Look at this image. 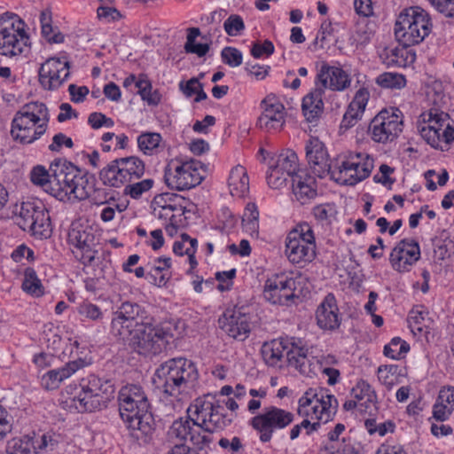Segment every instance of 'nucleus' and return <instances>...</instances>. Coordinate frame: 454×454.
<instances>
[{
  "label": "nucleus",
  "mask_w": 454,
  "mask_h": 454,
  "mask_svg": "<svg viewBox=\"0 0 454 454\" xmlns=\"http://www.w3.org/2000/svg\"><path fill=\"white\" fill-rule=\"evenodd\" d=\"M77 313L82 320L100 322L104 318V313L101 309L90 301H82L77 307Z\"/></svg>",
  "instance_id": "8fccbe9b"
},
{
  "label": "nucleus",
  "mask_w": 454,
  "mask_h": 454,
  "mask_svg": "<svg viewBox=\"0 0 454 454\" xmlns=\"http://www.w3.org/2000/svg\"><path fill=\"white\" fill-rule=\"evenodd\" d=\"M316 241L312 227L301 223L292 230L286 239V255L293 264L301 266L316 257Z\"/></svg>",
  "instance_id": "9d476101"
},
{
  "label": "nucleus",
  "mask_w": 454,
  "mask_h": 454,
  "mask_svg": "<svg viewBox=\"0 0 454 454\" xmlns=\"http://www.w3.org/2000/svg\"><path fill=\"white\" fill-rule=\"evenodd\" d=\"M424 124L419 128L422 138L433 148L444 151L441 145L440 131L448 121L449 114L431 109L428 113L422 114Z\"/></svg>",
  "instance_id": "a878e982"
},
{
  "label": "nucleus",
  "mask_w": 454,
  "mask_h": 454,
  "mask_svg": "<svg viewBox=\"0 0 454 454\" xmlns=\"http://www.w3.org/2000/svg\"><path fill=\"white\" fill-rule=\"evenodd\" d=\"M297 412L302 418L321 423L332 420L338 410V401L325 388H309L299 399Z\"/></svg>",
  "instance_id": "6e6552de"
},
{
  "label": "nucleus",
  "mask_w": 454,
  "mask_h": 454,
  "mask_svg": "<svg viewBox=\"0 0 454 454\" xmlns=\"http://www.w3.org/2000/svg\"><path fill=\"white\" fill-rule=\"evenodd\" d=\"M51 179V170H47L43 166L37 165L34 167L30 172L31 182L43 188V190L48 192L49 181Z\"/></svg>",
  "instance_id": "5fc2aeb1"
},
{
  "label": "nucleus",
  "mask_w": 454,
  "mask_h": 454,
  "mask_svg": "<svg viewBox=\"0 0 454 454\" xmlns=\"http://www.w3.org/2000/svg\"><path fill=\"white\" fill-rule=\"evenodd\" d=\"M297 280L286 274H276L269 278L263 286V298L270 303L288 306L295 294Z\"/></svg>",
  "instance_id": "aec40b11"
},
{
  "label": "nucleus",
  "mask_w": 454,
  "mask_h": 454,
  "mask_svg": "<svg viewBox=\"0 0 454 454\" xmlns=\"http://www.w3.org/2000/svg\"><path fill=\"white\" fill-rule=\"evenodd\" d=\"M68 243L74 257L84 265H92L98 257L99 243L91 228H72Z\"/></svg>",
  "instance_id": "f3484780"
},
{
  "label": "nucleus",
  "mask_w": 454,
  "mask_h": 454,
  "mask_svg": "<svg viewBox=\"0 0 454 454\" xmlns=\"http://www.w3.org/2000/svg\"><path fill=\"white\" fill-rule=\"evenodd\" d=\"M145 174V164L138 157L129 156L112 160L99 173L104 184L121 187L138 180Z\"/></svg>",
  "instance_id": "ddd939ff"
},
{
  "label": "nucleus",
  "mask_w": 454,
  "mask_h": 454,
  "mask_svg": "<svg viewBox=\"0 0 454 454\" xmlns=\"http://www.w3.org/2000/svg\"><path fill=\"white\" fill-rule=\"evenodd\" d=\"M59 444L58 440L50 434H27L15 437L8 441V454H44L54 450Z\"/></svg>",
  "instance_id": "6ab92c4d"
},
{
  "label": "nucleus",
  "mask_w": 454,
  "mask_h": 454,
  "mask_svg": "<svg viewBox=\"0 0 454 454\" xmlns=\"http://www.w3.org/2000/svg\"><path fill=\"white\" fill-rule=\"evenodd\" d=\"M274 45L271 41L264 40L262 43H254L251 48V55L255 59H260L263 55L269 57L274 52Z\"/></svg>",
  "instance_id": "680f3d73"
},
{
  "label": "nucleus",
  "mask_w": 454,
  "mask_h": 454,
  "mask_svg": "<svg viewBox=\"0 0 454 454\" xmlns=\"http://www.w3.org/2000/svg\"><path fill=\"white\" fill-rule=\"evenodd\" d=\"M57 170L58 180L64 182L73 199L82 200L90 196L91 187L89 179L82 170L73 163L58 160L52 162Z\"/></svg>",
  "instance_id": "a211bd4d"
},
{
  "label": "nucleus",
  "mask_w": 454,
  "mask_h": 454,
  "mask_svg": "<svg viewBox=\"0 0 454 454\" xmlns=\"http://www.w3.org/2000/svg\"><path fill=\"white\" fill-rule=\"evenodd\" d=\"M289 340L266 343L262 348V355L265 363L270 366H275L284 356V352L287 350Z\"/></svg>",
  "instance_id": "58836bf2"
},
{
  "label": "nucleus",
  "mask_w": 454,
  "mask_h": 454,
  "mask_svg": "<svg viewBox=\"0 0 454 454\" xmlns=\"http://www.w3.org/2000/svg\"><path fill=\"white\" fill-rule=\"evenodd\" d=\"M420 258L419 243L412 239L400 240L390 253L392 268L399 272L409 271L410 268Z\"/></svg>",
  "instance_id": "5701e85b"
},
{
  "label": "nucleus",
  "mask_w": 454,
  "mask_h": 454,
  "mask_svg": "<svg viewBox=\"0 0 454 454\" xmlns=\"http://www.w3.org/2000/svg\"><path fill=\"white\" fill-rule=\"evenodd\" d=\"M376 83L382 88L402 89L406 85V79L396 73H383L376 78Z\"/></svg>",
  "instance_id": "603ef678"
},
{
  "label": "nucleus",
  "mask_w": 454,
  "mask_h": 454,
  "mask_svg": "<svg viewBox=\"0 0 454 454\" xmlns=\"http://www.w3.org/2000/svg\"><path fill=\"white\" fill-rule=\"evenodd\" d=\"M437 400L454 410V387H442L439 391Z\"/></svg>",
  "instance_id": "338daca9"
},
{
  "label": "nucleus",
  "mask_w": 454,
  "mask_h": 454,
  "mask_svg": "<svg viewBox=\"0 0 454 454\" xmlns=\"http://www.w3.org/2000/svg\"><path fill=\"white\" fill-rule=\"evenodd\" d=\"M223 28L228 35L237 36L245 29V23L239 15L231 14L224 21Z\"/></svg>",
  "instance_id": "4d7b16f0"
},
{
  "label": "nucleus",
  "mask_w": 454,
  "mask_h": 454,
  "mask_svg": "<svg viewBox=\"0 0 454 454\" xmlns=\"http://www.w3.org/2000/svg\"><path fill=\"white\" fill-rule=\"evenodd\" d=\"M397 109L380 111L370 122L369 133L377 143L386 144L395 139L403 130V119Z\"/></svg>",
  "instance_id": "dca6fc26"
},
{
  "label": "nucleus",
  "mask_w": 454,
  "mask_h": 454,
  "mask_svg": "<svg viewBox=\"0 0 454 454\" xmlns=\"http://www.w3.org/2000/svg\"><path fill=\"white\" fill-rule=\"evenodd\" d=\"M170 266L171 259L169 257H158L153 264H147L148 272L146 278L150 283L158 286H165L169 278L167 271Z\"/></svg>",
  "instance_id": "c9c22d12"
},
{
  "label": "nucleus",
  "mask_w": 454,
  "mask_h": 454,
  "mask_svg": "<svg viewBox=\"0 0 454 454\" xmlns=\"http://www.w3.org/2000/svg\"><path fill=\"white\" fill-rule=\"evenodd\" d=\"M110 332L117 340L144 356L161 353L173 339L168 330L153 325L144 307L128 301L121 302L113 312Z\"/></svg>",
  "instance_id": "f257e3e1"
},
{
  "label": "nucleus",
  "mask_w": 454,
  "mask_h": 454,
  "mask_svg": "<svg viewBox=\"0 0 454 454\" xmlns=\"http://www.w3.org/2000/svg\"><path fill=\"white\" fill-rule=\"evenodd\" d=\"M228 185L232 196L244 197L249 189V179L246 168L237 165L231 170Z\"/></svg>",
  "instance_id": "f704fd0d"
},
{
  "label": "nucleus",
  "mask_w": 454,
  "mask_h": 454,
  "mask_svg": "<svg viewBox=\"0 0 454 454\" xmlns=\"http://www.w3.org/2000/svg\"><path fill=\"white\" fill-rule=\"evenodd\" d=\"M191 425H192V421H191L189 417L175 420L168 431V437L179 441L181 443L187 442Z\"/></svg>",
  "instance_id": "c03bdc74"
},
{
  "label": "nucleus",
  "mask_w": 454,
  "mask_h": 454,
  "mask_svg": "<svg viewBox=\"0 0 454 454\" xmlns=\"http://www.w3.org/2000/svg\"><path fill=\"white\" fill-rule=\"evenodd\" d=\"M376 25L364 18L356 23L355 31L351 35L352 44L363 46L367 44L375 33Z\"/></svg>",
  "instance_id": "ea45409f"
},
{
  "label": "nucleus",
  "mask_w": 454,
  "mask_h": 454,
  "mask_svg": "<svg viewBox=\"0 0 454 454\" xmlns=\"http://www.w3.org/2000/svg\"><path fill=\"white\" fill-rule=\"evenodd\" d=\"M294 419V415L284 409L269 406L251 419L250 426L259 434L262 442H269L273 435L285 429Z\"/></svg>",
  "instance_id": "2eb2a0df"
},
{
  "label": "nucleus",
  "mask_w": 454,
  "mask_h": 454,
  "mask_svg": "<svg viewBox=\"0 0 454 454\" xmlns=\"http://www.w3.org/2000/svg\"><path fill=\"white\" fill-rule=\"evenodd\" d=\"M98 19L104 20L107 22L117 20L121 18L120 12L109 6H100L97 10Z\"/></svg>",
  "instance_id": "69168bd1"
},
{
  "label": "nucleus",
  "mask_w": 454,
  "mask_h": 454,
  "mask_svg": "<svg viewBox=\"0 0 454 454\" xmlns=\"http://www.w3.org/2000/svg\"><path fill=\"white\" fill-rule=\"evenodd\" d=\"M51 179L49 181L48 192L51 196L55 197L59 200L64 201L66 200H71L73 198V192H69V189H67L64 182H58L57 170L51 163L50 166Z\"/></svg>",
  "instance_id": "79ce46f5"
},
{
  "label": "nucleus",
  "mask_w": 454,
  "mask_h": 454,
  "mask_svg": "<svg viewBox=\"0 0 454 454\" xmlns=\"http://www.w3.org/2000/svg\"><path fill=\"white\" fill-rule=\"evenodd\" d=\"M429 2L445 17L454 19V0H429Z\"/></svg>",
  "instance_id": "e2e57ef3"
},
{
  "label": "nucleus",
  "mask_w": 454,
  "mask_h": 454,
  "mask_svg": "<svg viewBox=\"0 0 454 454\" xmlns=\"http://www.w3.org/2000/svg\"><path fill=\"white\" fill-rule=\"evenodd\" d=\"M338 307L333 294H327L318 306L316 317L318 326L324 330L333 331L340 325Z\"/></svg>",
  "instance_id": "cd10ccee"
},
{
  "label": "nucleus",
  "mask_w": 454,
  "mask_h": 454,
  "mask_svg": "<svg viewBox=\"0 0 454 454\" xmlns=\"http://www.w3.org/2000/svg\"><path fill=\"white\" fill-rule=\"evenodd\" d=\"M171 200H184V197L179 196L176 193H163L154 197L153 200V215L159 219L168 221V224L166 226H172V203H169Z\"/></svg>",
  "instance_id": "72a5a7b5"
},
{
  "label": "nucleus",
  "mask_w": 454,
  "mask_h": 454,
  "mask_svg": "<svg viewBox=\"0 0 454 454\" xmlns=\"http://www.w3.org/2000/svg\"><path fill=\"white\" fill-rule=\"evenodd\" d=\"M69 76V62L59 58H50L41 65L39 81L46 90L58 89Z\"/></svg>",
  "instance_id": "393cba45"
},
{
  "label": "nucleus",
  "mask_w": 454,
  "mask_h": 454,
  "mask_svg": "<svg viewBox=\"0 0 454 454\" xmlns=\"http://www.w3.org/2000/svg\"><path fill=\"white\" fill-rule=\"evenodd\" d=\"M84 366V360L78 359L67 363L61 368L51 370L43 375L41 380L42 386L48 390L56 389L64 380L69 378L77 370Z\"/></svg>",
  "instance_id": "c756f323"
},
{
  "label": "nucleus",
  "mask_w": 454,
  "mask_h": 454,
  "mask_svg": "<svg viewBox=\"0 0 454 454\" xmlns=\"http://www.w3.org/2000/svg\"><path fill=\"white\" fill-rule=\"evenodd\" d=\"M306 157L312 173L319 178L327 176L332 179L334 165L329 162V155L323 142L311 137L306 145Z\"/></svg>",
  "instance_id": "b1692460"
},
{
  "label": "nucleus",
  "mask_w": 454,
  "mask_h": 454,
  "mask_svg": "<svg viewBox=\"0 0 454 454\" xmlns=\"http://www.w3.org/2000/svg\"><path fill=\"white\" fill-rule=\"evenodd\" d=\"M119 412L128 428L149 435L154 430V419L150 403L143 387L130 384L123 386L118 394Z\"/></svg>",
  "instance_id": "f03ea898"
},
{
  "label": "nucleus",
  "mask_w": 454,
  "mask_h": 454,
  "mask_svg": "<svg viewBox=\"0 0 454 454\" xmlns=\"http://www.w3.org/2000/svg\"><path fill=\"white\" fill-rule=\"evenodd\" d=\"M191 421H192V425H191V430L188 433V441L199 449L208 446L212 442L210 433L205 431L204 425L192 419Z\"/></svg>",
  "instance_id": "37998d69"
},
{
  "label": "nucleus",
  "mask_w": 454,
  "mask_h": 454,
  "mask_svg": "<svg viewBox=\"0 0 454 454\" xmlns=\"http://www.w3.org/2000/svg\"><path fill=\"white\" fill-rule=\"evenodd\" d=\"M50 113L45 104L38 101L25 104L12 121L11 136L15 142L30 145L45 134Z\"/></svg>",
  "instance_id": "7ed1b4c3"
},
{
  "label": "nucleus",
  "mask_w": 454,
  "mask_h": 454,
  "mask_svg": "<svg viewBox=\"0 0 454 454\" xmlns=\"http://www.w3.org/2000/svg\"><path fill=\"white\" fill-rule=\"evenodd\" d=\"M25 28L26 23L18 15H0V55L16 58L27 50L30 38Z\"/></svg>",
  "instance_id": "0eeeda50"
},
{
  "label": "nucleus",
  "mask_w": 454,
  "mask_h": 454,
  "mask_svg": "<svg viewBox=\"0 0 454 454\" xmlns=\"http://www.w3.org/2000/svg\"><path fill=\"white\" fill-rule=\"evenodd\" d=\"M161 139L159 133H143L137 137V145L145 154L152 155L160 147Z\"/></svg>",
  "instance_id": "de8ad7c7"
},
{
  "label": "nucleus",
  "mask_w": 454,
  "mask_h": 454,
  "mask_svg": "<svg viewBox=\"0 0 454 454\" xmlns=\"http://www.w3.org/2000/svg\"><path fill=\"white\" fill-rule=\"evenodd\" d=\"M259 212L254 204H248L242 218V225L247 232L251 235L258 233L259 229Z\"/></svg>",
  "instance_id": "3c124183"
},
{
  "label": "nucleus",
  "mask_w": 454,
  "mask_h": 454,
  "mask_svg": "<svg viewBox=\"0 0 454 454\" xmlns=\"http://www.w3.org/2000/svg\"><path fill=\"white\" fill-rule=\"evenodd\" d=\"M266 178L270 187L273 189H279L286 184L287 179L290 177L277 168L274 165H271Z\"/></svg>",
  "instance_id": "bf43d9fd"
},
{
  "label": "nucleus",
  "mask_w": 454,
  "mask_h": 454,
  "mask_svg": "<svg viewBox=\"0 0 454 454\" xmlns=\"http://www.w3.org/2000/svg\"><path fill=\"white\" fill-rule=\"evenodd\" d=\"M333 213L334 209L330 204L318 205L313 208V215L315 218L321 222L328 221L329 218L333 216Z\"/></svg>",
  "instance_id": "774afa93"
},
{
  "label": "nucleus",
  "mask_w": 454,
  "mask_h": 454,
  "mask_svg": "<svg viewBox=\"0 0 454 454\" xmlns=\"http://www.w3.org/2000/svg\"><path fill=\"white\" fill-rule=\"evenodd\" d=\"M273 165L286 174L292 181L294 176L301 171L298 169V157L296 153L290 150L280 153Z\"/></svg>",
  "instance_id": "a19ab883"
},
{
  "label": "nucleus",
  "mask_w": 454,
  "mask_h": 454,
  "mask_svg": "<svg viewBox=\"0 0 454 454\" xmlns=\"http://www.w3.org/2000/svg\"><path fill=\"white\" fill-rule=\"evenodd\" d=\"M316 83L325 92L326 89L342 91L350 86L351 79L342 68L323 62L317 74Z\"/></svg>",
  "instance_id": "bb28decb"
},
{
  "label": "nucleus",
  "mask_w": 454,
  "mask_h": 454,
  "mask_svg": "<svg viewBox=\"0 0 454 454\" xmlns=\"http://www.w3.org/2000/svg\"><path fill=\"white\" fill-rule=\"evenodd\" d=\"M22 289L34 296L39 297L43 294V287L41 280L34 269L27 268L24 272V280L22 283Z\"/></svg>",
  "instance_id": "a18cd8bd"
},
{
  "label": "nucleus",
  "mask_w": 454,
  "mask_h": 454,
  "mask_svg": "<svg viewBox=\"0 0 454 454\" xmlns=\"http://www.w3.org/2000/svg\"><path fill=\"white\" fill-rule=\"evenodd\" d=\"M223 410V407L218 402L204 426L206 432H208L210 434H212L213 433L223 430L231 425L234 416H228L224 414Z\"/></svg>",
  "instance_id": "e433bc0d"
},
{
  "label": "nucleus",
  "mask_w": 454,
  "mask_h": 454,
  "mask_svg": "<svg viewBox=\"0 0 454 454\" xmlns=\"http://www.w3.org/2000/svg\"><path fill=\"white\" fill-rule=\"evenodd\" d=\"M410 350V345L399 337H395L384 347V355L395 360L402 359Z\"/></svg>",
  "instance_id": "09e8293b"
},
{
  "label": "nucleus",
  "mask_w": 454,
  "mask_h": 454,
  "mask_svg": "<svg viewBox=\"0 0 454 454\" xmlns=\"http://www.w3.org/2000/svg\"><path fill=\"white\" fill-rule=\"evenodd\" d=\"M220 328L231 338L240 341L248 338L251 332V316L243 307L226 309L219 317Z\"/></svg>",
  "instance_id": "412c9836"
},
{
  "label": "nucleus",
  "mask_w": 454,
  "mask_h": 454,
  "mask_svg": "<svg viewBox=\"0 0 454 454\" xmlns=\"http://www.w3.org/2000/svg\"><path fill=\"white\" fill-rule=\"evenodd\" d=\"M262 113L257 120V127L267 132H276L282 129L286 122V108L274 95H267L261 102Z\"/></svg>",
  "instance_id": "4be33fe9"
},
{
  "label": "nucleus",
  "mask_w": 454,
  "mask_h": 454,
  "mask_svg": "<svg viewBox=\"0 0 454 454\" xmlns=\"http://www.w3.org/2000/svg\"><path fill=\"white\" fill-rule=\"evenodd\" d=\"M218 401L212 395L196 398L187 410L188 417L205 426Z\"/></svg>",
  "instance_id": "473e14b6"
},
{
  "label": "nucleus",
  "mask_w": 454,
  "mask_h": 454,
  "mask_svg": "<svg viewBox=\"0 0 454 454\" xmlns=\"http://www.w3.org/2000/svg\"><path fill=\"white\" fill-rule=\"evenodd\" d=\"M95 204L104 206L100 214V218L103 222L106 223L110 222L114 218L116 210L122 212L126 208L124 204L117 203L113 195H110L109 199L106 198L105 200L95 199Z\"/></svg>",
  "instance_id": "49530a36"
},
{
  "label": "nucleus",
  "mask_w": 454,
  "mask_h": 454,
  "mask_svg": "<svg viewBox=\"0 0 454 454\" xmlns=\"http://www.w3.org/2000/svg\"><path fill=\"white\" fill-rule=\"evenodd\" d=\"M169 203H172V214L173 219H172V226H166V231H168L169 229H175L177 228V226L182 223L183 216L185 213V200H171Z\"/></svg>",
  "instance_id": "052dcab7"
},
{
  "label": "nucleus",
  "mask_w": 454,
  "mask_h": 454,
  "mask_svg": "<svg viewBox=\"0 0 454 454\" xmlns=\"http://www.w3.org/2000/svg\"><path fill=\"white\" fill-rule=\"evenodd\" d=\"M223 62L231 67H239L242 64L243 56L239 50L233 47H225L222 50Z\"/></svg>",
  "instance_id": "13d9d810"
},
{
  "label": "nucleus",
  "mask_w": 454,
  "mask_h": 454,
  "mask_svg": "<svg viewBox=\"0 0 454 454\" xmlns=\"http://www.w3.org/2000/svg\"><path fill=\"white\" fill-rule=\"evenodd\" d=\"M432 23L428 13L419 6L404 9L395 23V36L403 46L421 43L431 32Z\"/></svg>",
  "instance_id": "39448f33"
},
{
  "label": "nucleus",
  "mask_w": 454,
  "mask_h": 454,
  "mask_svg": "<svg viewBox=\"0 0 454 454\" xmlns=\"http://www.w3.org/2000/svg\"><path fill=\"white\" fill-rule=\"evenodd\" d=\"M153 184L152 179H144L134 184H126L124 188V194L129 195L132 199H138L141 195L148 192Z\"/></svg>",
  "instance_id": "6e6d98bb"
},
{
  "label": "nucleus",
  "mask_w": 454,
  "mask_h": 454,
  "mask_svg": "<svg viewBox=\"0 0 454 454\" xmlns=\"http://www.w3.org/2000/svg\"><path fill=\"white\" fill-rule=\"evenodd\" d=\"M79 386L81 392L73 402L80 412L99 411L114 398V386L111 380L95 374L82 378Z\"/></svg>",
  "instance_id": "423d86ee"
},
{
  "label": "nucleus",
  "mask_w": 454,
  "mask_h": 454,
  "mask_svg": "<svg viewBox=\"0 0 454 454\" xmlns=\"http://www.w3.org/2000/svg\"><path fill=\"white\" fill-rule=\"evenodd\" d=\"M301 344V340L298 342H295L294 340L289 341L286 356L290 366H293L304 372L306 364L308 362V349L302 347Z\"/></svg>",
  "instance_id": "4c0bfd02"
},
{
  "label": "nucleus",
  "mask_w": 454,
  "mask_h": 454,
  "mask_svg": "<svg viewBox=\"0 0 454 454\" xmlns=\"http://www.w3.org/2000/svg\"><path fill=\"white\" fill-rule=\"evenodd\" d=\"M204 165L197 160H172L165 168L164 180L172 190H190L199 185L204 179Z\"/></svg>",
  "instance_id": "1a4fd4ad"
},
{
  "label": "nucleus",
  "mask_w": 454,
  "mask_h": 454,
  "mask_svg": "<svg viewBox=\"0 0 454 454\" xmlns=\"http://www.w3.org/2000/svg\"><path fill=\"white\" fill-rule=\"evenodd\" d=\"M292 188L296 200L301 204H306L317 196L315 177L306 171H301L294 176Z\"/></svg>",
  "instance_id": "7c9ffc66"
},
{
  "label": "nucleus",
  "mask_w": 454,
  "mask_h": 454,
  "mask_svg": "<svg viewBox=\"0 0 454 454\" xmlns=\"http://www.w3.org/2000/svg\"><path fill=\"white\" fill-rule=\"evenodd\" d=\"M454 410L447 407L446 404L436 400L433 406V418L438 421L448 419Z\"/></svg>",
  "instance_id": "0e129e2a"
},
{
  "label": "nucleus",
  "mask_w": 454,
  "mask_h": 454,
  "mask_svg": "<svg viewBox=\"0 0 454 454\" xmlns=\"http://www.w3.org/2000/svg\"><path fill=\"white\" fill-rule=\"evenodd\" d=\"M198 379L194 364L184 357L163 363L155 372L154 383L169 396H177Z\"/></svg>",
  "instance_id": "20e7f679"
},
{
  "label": "nucleus",
  "mask_w": 454,
  "mask_h": 454,
  "mask_svg": "<svg viewBox=\"0 0 454 454\" xmlns=\"http://www.w3.org/2000/svg\"><path fill=\"white\" fill-rule=\"evenodd\" d=\"M373 168V159L363 153H349L337 160L332 172V180L343 185H355L367 178Z\"/></svg>",
  "instance_id": "9b49d317"
},
{
  "label": "nucleus",
  "mask_w": 454,
  "mask_h": 454,
  "mask_svg": "<svg viewBox=\"0 0 454 454\" xmlns=\"http://www.w3.org/2000/svg\"><path fill=\"white\" fill-rule=\"evenodd\" d=\"M18 224L38 239L51 235L52 227L48 209L40 200H27L20 205Z\"/></svg>",
  "instance_id": "4468645a"
},
{
  "label": "nucleus",
  "mask_w": 454,
  "mask_h": 454,
  "mask_svg": "<svg viewBox=\"0 0 454 454\" xmlns=\"http://www.w3.org/2000/svg\"><path fill=\"white\" fill-rule=\"evenodd\" d=\"M351 395L358 402L364 400L366 408L368 407L367 403L373 404V399L375 397L374 391L364 380H360L356 383V387H354L351 390Z\"/></svg>",
  "instance_id": "864d4df0"
},
{
  "label": "nucleus",
  "mask_w": 454,
  "mask_h": 454,
  "mask_svg": "<svg viewBox=\"0 0 454 454\" xmlns=\"http://www.w3.org/2000/svg\"><path fill=\"white\" fill-rule=\"evenodd\" d=\"M325 91L316 83L315 89L302 99V113L306 120L312 122L319 118L324 111L323 96Z\"/></svg>",
  "instance_id": "2f4dec72"
},
{
  "label": "nucleus",
  "mask_w": 454,
  "mask_h": 454,
  "mask_svg": "<svg viewBox=\"0 0 454 454\" xmlns=\"http://www.w3.org/2000/svg\"><path fill=\"white\" fill-rule=\"evenodd\" d=\"M373 168V159L363 153H349L337 160L332 172V180L343 185H355L367 178Z\"/></svg>",
  "instance_id": "f8f14e48"
},
{
  "label": "nucleus",
  "mask_w": 454,
  "mask_h": 454,
  "mask_svg": "<svg viewBox=\"0 0 454 454\" xmlns=\"http://www.w3.org/2000/svg\"><path fill=\"white\" fill-rule=\"evenodd\" d=\"M370 98V92L366 88H360L355 94L353 100L349 103L348 107L343 116L340 123L341 129H349L353 127L365 110Z\"/></svg>",
  "instance_id": "c85d7f7f"
}]
</instances>
